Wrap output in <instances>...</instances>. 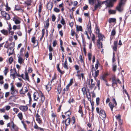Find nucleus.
<instances>
[{
  "label": "nucleus",
  "mask_w": 131,
  "mask_h": 131,
  "mask_svg": "<svg viewBox=\"0 0 131 131\" xmlns=\"http://www.w3.org/2000/svg\"><path fill=\"white\" fill-rule=\"evenodd\" d=\"M63 66L65 69H68V63L67 60L66 59L64 63L63 64Z\"/></svg>",
  "instance_id": "nucleus-17"
},
{
  "label": "nucleus",
  "mask_w": 131,
  "mask_h": 131,
  "mask_svg": "<svg viewBox=\"0 0 131 131\" xmlns=\"http://www.w3.org/2000/svg\"><path fill=\"white\" fill-rule=\"evenodd\" d=\"M92 56L91 53H88V59L90 61H91V60Z\"/></svg>",
  "instance_id": "nucleus-35"
},
{
  "label": "nucleus",
  "mask_w": 131,
  "mask_h": 131,
  "mask_svg": "<svg viewBox=\"0 0 131 131\" xmlns=\"http://www.w3.org/2000/svg\"><path fill=\"white\" fill-rule=\"evenodd\" d=\"M116 68H117V66L116 65H115V64H114L113 65V67H112V70H113L115 72L116 71Z\"/></svg>",
  "instance_id": "nucleus-36"
},
{
  "label": "nucleus",
  "mask_w": 131,
  "mask_h": 131,
  "mask_svg": "<svg viewBox=\"0 0 131 131\" xmlns=\"http://www.w3.org/2000/svg\"><path fill=\"white\" fill-rule=\"evenodd\" d=\"M99 0H97V4H95L94 6V10H93L94 11L95 10H96L97 9V8L100 6L102 3Z\"/></svg>",
  "instance_id": "nucleus-10"
},
{
  "label": "nucleus",
  "mask_w": 131,
  "mask_h": 131,
  "mask_svg": "<svg viewBox=\"0 0 131 131\" xmlns=\"http://www.w3.org/2000/svg\"><path fill=\"white\" fill-rule=\"evenodd\" d=\"M8 87V85L7 83H5L4 85V88L5 89H7Z\"/></svg>",
  "instance_id": "nucleus-51"
},
{
  "label": "nucleus",
  "mask_w": 131,
  "mask_h": 131,
  "mask_svg": "<svg viewBox=\"0 0 131 131\" xmlns=\"http://www.w3.org/2000/svg\"><path fill=\"white\" fill-rule=\"evenodd\" d=\"M116 19L115 18H109L108 20V22L109 23L116 22Z\"/></svg>",
  "instance_id": "nucleus-19"
},
{
  "label": "nucleus",
  "mask_w": 131,
  "mask_h": 131,
  "mask_svg": "<svg viewBox=\"0 0 131 131\" xmlns=\"http://www.w3.org/2000/svg\"><path fill=\"white\" fill-rule=\"evenodd\" d=\"M35 124L34 126V128L35 129H38L39 128V127L37 124H36V122H35Z\"/></svg>",
  "instance_id": "nucleus-45"
},
{
  "label": "nucleus",
  "mask_w": 131,
  "mask_h": 131,
  "mask_svg": "<svg viewBox=\"0 0 131 131\" xmlns=\"http://www.w3.org/2000/svg\"><path fill=\"white\" fill-rule=\"evenodd\" d=\"M93 67L92 68V75L94 76V77L95 78L97 77L99 75V71L97 70L96 71L95 70L93 66Z\"/></svg>",
  "instance_id": "nucleus-5"
},
{
  "label": "nucleus",
  "mask_w": 131,
  "mask_h": 131,
  "mask_svg": "<svg viewBox=\"0 0 131 131\" xmlns=\"http://www.w3.org/2000/svg\"><path fill=\"white\" fill-rule=\"evenodd\" d=\"M49 59L50 60L52 59V53L51 52L49 53Z\"/></svg>",
  "instance_id": "nucleus-50"
},
{
  "label": "nucleus",
  "mask_w": 131,
  "mask_h": 131,
  "mask_svg": "<svg viewBox=\"0 0 131 131\" xmlns=\"http://www.w3.org/2000/svg\"><path fill=\"white\" fill-rule=\"evenodd\" d=\"M92 40L94 43L95 42V36L94 34H93V36L92 37Z\"/></svg>",
  "instance_id": "nucleus-62"
},
{
  "label": "nucleus",
  "mask_w": 131,
  "mask_h": 131,
  "mask_svg": "<svg viewBox=\"0 0 131 131\" xmlns=\"http://www.w3.org/2000/svg\"><path fill=\"white\" fill-rule=\"evenodd\" d=\"M3 76L0 75V83L2 84L3 83V81H2V80H3Z\"/></svg>",
  "instance_id": "nucleus-43"
},
{
  "label": "nucleus",
  "mask_w": 131,
  "mask_h": 131,
  "mask_svg": "<svg viewBox=\"0 0 131 131\" xmlns=\"http://www.w3.org/2000/svg\"><path fill=\"white\" fill-rule=\"evenodd\" d=\"M82 90L84 94H86L87 93L86 89L84 87L82 88Z\"/></svg>",
  "instance_id": "nucleus-41"
},
{
  "label": "nucleus",
  "mask_w": 131,
  "mask_h": 131,
  "mask_svg": "<svg viewBox=\"0 0 131 131\" xmlns=\"http://www.w3.org/2000/svg\"><path fill=\"white\" fill-rule=\"evenodd\" d=\"M4 17L7 20H9L10 18L9 15L7 13L6 14Z\"/></svg>",
  "instance_id": "nucleus-34"
},
{
  "label": "nucleus",
  "mask_w": 131,
  "mask_h": 131,
  "mask_svg": "<svg viewBox=\"0 0 131 131\" xmlns=\"http://www.w3.org/2000/svg\"><path fill=\"white\" fill-rule=\"evenodd\" d=\"M56 19V17L55 15L54 14L52 16V21H54Z\"/></svg>",
  "instance_id": "nucleus-54"
},
{
  "label": "nucleus",
  "mask_w": 131,
  "mask_h": 131,
  "mask_svg": "<svg viewBox=\"0 0 131 131\" xmlns=\"http://www.w3.org/2000/svg\"><path fill=\"white\" fill-rule=\"evenodd\" d=\"M99 40H101L103 39V36L101 34H99L98 35Z\"/></svg>",
  "instance_id": "nucleus-44"
},
{
  "label": "nucleus",
  "mask_w": 131,
  "mask_h": 131,
  "mask_svg": "<svg viewBox=\"0 0 131 131\" xmlns=\"http://www.w3.org/2000/svg\"><path fill=\"white\" fill-rule=\"evenodd\" d=\"M91 85H90L89 86V88L92 90L94 87L95 85V84L94 83H93V80L92 79H91Z\"/></svg>",
  "instance_id": "nucleus-15"
},
{
  "label": "nucleus",
  "mask_w": 131,
  "mask_h": 131,
  "mask_svg": "<svg viewBox=\"0 0 131 131\" xmlns=\"http://www.w3.org/2000/svg\"><path fill=\"white\" fill-rule=\"evenodd\" d=\"M1 32L2 33L5 35H7L8 34V31L7 30L3 29L1 30Z\"/></svg>",
  "instance_id": "nucleus-18"
},
{
  "label": "nucleus",
  "mask_w": 131,
  "mask_h": 131,
  "mask_svg": "<svg viewBox=\"0 0 131 131\" xmlns=\"http://www.w3.org/2000/svg\"><path fill=\"white\" fill-rule=\"evenodd\" d=\"M70 118H68L65 121L64 123L66 125L65 128H66L68 126L70 125Z\"/></svg>",
  "instance_id": "nucleus-9"
},
{
  "label": "nucleus",
  "mask_w": 131,
  "mask_h": 131,
  "mask_svg": "<svg viewBox=\"0 0 131 131\" xmlns=\"http://www.w3.org/2000/svg\"><path fill=\"white\" fill-rule=\"evenodd\" d=\"M101 116V118L102 119L106 118V115L105 111L103 110H101L100 111V112L99 114Z\"/></svg>",
  "instance_id": "nucleus-6"
},
{
  "label": "nucleus",
  "mask_w": 131,
  "mask_h": 131,
  "mask_svg": "<svg viewBox=\"0 0 131 131\" xmlns=\"http://www.w3.org/2000/svg\"><path fill=\"white\" fill-rule=\"evenodd\" d=\"M36 119L37 121L38 122V123L39 124L41 123L42 120L40 117L37 118Z\"/></svg>",
  "instance_id": "nucleus-30"
},
{
  "label": "nucleus",
  "mask_w": 131,
  "mask_h": 131,
  "mask_svg": "<svg viewBox=\"0 0 131 131\" xmlns=\"http://www.w3.org/2000/svg\"><path fill=\"white\" fill-rule=\"evenodd\" d=\"M10 85L11 86L10 90V93L13 95H15L18 93V92L15 89V87L12 83H11Z\"/></svg>",
  "instance_id": "nucleus-3"
},
{
  "label": "nucleus",
  "mask_w": 131,
  "mask_h": 131,
  "mask_svg": "<svg viewBox=\"0 0 131 131\" xmlns=\"http://www.w3.org/2000/svg\"><path fill=\"white\" fill-rule=\"evenodd\" d=\"M46 23V24H44L45 27L47 29L49 26V23L48 22H45Z\"/></svg>",
  "instance_id": "nucleus-55"
},
{
  "label": "nucleus",
  "mask_w": 131,
  "mask_h": 131,
  "mask_svg": "<svg viewBox=\"0 0 131 131\" xmlns=\"http://www.w3.org/2000/svg\"><path fill=\"white\" fill-rule=\"evenodd\" d=\"M12 128L15 131H17L18 130V128L15 124H14L12 126Z\"/></svg>",
  "instance_id": "nucleus-22"
},
{
  "label": "nucleus",
  "mask_w": 131,
  "mask_h": 131,
  "mask_svg": "<svg viewBox=\"0 0 131 131\" xmlns=\"http://www.w3.org/2000/svg\"><path fill=\"white\" fill-rule=\"evenodd\" d=\"M61 17H62V19H61V20L60 22L62 24L64 25L66 24L65 21L63 17L62 16Z\"/></svg>",
  "instance_id": "nucleus-33"
},
{
  "label": "nucleus",
  "mask_w": 131,
  "mask_h": 131,
  "mask_svg": "<svg viewBox=\"0 0 131 131\" xmlns=\"http://www.w3.org/2000/svg\"><path fill=\"white\" fill-rule=\"evenodd\" d=\"M100 64V63L99 61L97 60L96 61V63L95 65V68L96 69H98L99 67V65Z\"/></svg>",
  "instance_id": "nucleus-27"
},
{
  "label": "nucleus",
  "mask_w": 131,
  "mask_h": 131,
  "mask_svg": "<svg viewBox=\"0 0 131 131\" xmlns=\"http://www.w3.org/2000/svg\"><path fill=\"white\" fill-rule=\"evenodd\" d=\"M32 2V0H27L25 2V4L28 6H30L31 5V3Z\"/></svg>",
  "instance_id": "nucleus-21"
},
{
  "label": "nucleus",
  "mask_w": 131,
  "mask_h": 131,
  "mask_svg": "<svg viewBox=\"0 0 131 131\" xmlns=\"http://www.w3.org/2000/svg\"><path fill=\"white\" fill-rule=\"evenodd\" d=\"M124 4V3L120 2L119 5L116 7V9L119 12H122L123 9V6Z\"/></svg>",
  "instance_id": "nucleus-4"
},
{
  "label": "nucleus",
  "mask_w": 131,
  "mask_h": 131,
  "mask_svg": "<svg viewBox=\"0 0 131 131\" xmlns=\"http://www.w3.org/2000/svg\"><path fill=\"white\" fill-rule=\"evenodd\" d=\"M18 62L20 63V64H21L24 60H23V58L21 57V56H19L18 57Z\"/></svg>",
  "instance_id": "nucleus-16"
},
{
  "label": "nucleus",
  "mask_w": 131,
  "mask_h": 131,
  "mask_svg": "<svg viewBox=\"0 0 131 131\" xmlns=\"http://www.w3.org/2000/svg\"><path fill=\"white\" fill-rule=\"evenodd\" d=\"M7 13H6L5 11H1V14L4 17L5 16Z\"/></svg>",
  "instance_id": "nucleus-42"
},
{
  "label": "nucleus",
  "mask_w": 131,
  "mask_h": 131,
  "mask_svg": "<svg viewBox=\"0 0 131 131\" xmlns=\"http://www.w3.org/2000/svg\"><path fill=\"white\" fill-rule=\"evenodd\" d=\"M76 30L77 31H83V29L82 27L80 26H78L77 25L76 27Z\"/></svg>",
  "instance_id": "nucleus-14"
},
{
  "label": "nucleus",
  "mask_w": 131,
  "mask_h": 131,
  "mask_svg": "<svg viewBox=\"0 0 131 131\" xmlns=\"http://www.w3.org/2000/svg\"><path fill=\"white\" fill-rule=\"evenodd\" d=\"M61 85H59V86H58L57 88V91H58L59 94H60L61 93V91L62 90V89L61 88Z\"/></svg>",
  "instance_id": "nucleus-28"
},
{
  "label": "nucleus",
  "mask_w": 131,
  "mask_h": 131,
  "mask_svg": "<svg viewBox=\"0 0 131 131\" xmlns=\"http://www.w3.org/2000/svg\"><path fill=\"white\" fill-rule=\"evenodd\" d=\"M24 92L25 94L28 91V89L27 86H26L24 87Z\"/></svg>",
  "instance_id": "nucleus-64"
},
{
  "label": "nucleus",
  "mask_w": 131,
  "mask_h": 131,
  "mask_svg": "<svg viewBox=\"0 0 131 131\" xmlns=\"http://www.w3.org/2000/svg\"><path fill=\"white\" fill-rule=\"evenodd\" d=\"M108 12L110 14H115L116 13V10H109Z\"/></svg>",
  "instance_id": "nucleus-31"
},
{
  "label": "nucleus",
  "mask_w": 131,
  "mask_h": 131,
  "mask_svg": "<svg viewBox=\"0 0 131 131\" xmlns=\"http://www.w3.org/2000/svg\"><path fill=\"white\" fill-rule=\"evenodd\" d=\"M31 42H32L34 43V44H35L36 40H35V37H32L31 38Z\"/></svg>",
  "instance_id": "nucleus-53"
},
{
  "label": "nucleus",
  "mask_w": 131,
  "mask_h": 131,
  "mask_svg": "<svg viewBox=\"0 0 131 131\" xmlns=\"http://www.w3.org/2000/svg\"><path fill=\"white\" fill-rule=\"evenodd\" d=\"M99 101L100 98L99 97H97L96 99V105H99Z\"/></svg>",
  "instance_id": "nucleus-49"
},
{
  "label": "nucleus",
  "mask_w": 131,
  "mask_h": 131,
  "mask_svg": "<svg viewBox=\"0 0 131 131\" xmlns=\"http://www.w3.org/2000/svg\"><path fill=\"white\" fill-rule=\"evenodd\" d=\"M5 107V110L7 111L9 110L10 108V106L9 105L6 106Z\"/></svg>",
  "instance_id": "nucleus-56"
},
{
  "label": "nucleus",
  "mask_w": 131,
  "mask_h": 131,
  "mask_svg": "<svg viewBox=\"0 0 131 131\" xmlns=\"http://www.w3.org/2000/svg\"><path fill=\"white\" fill-rule=\"evenodd\" d=\"M12 45V46L9 47V49H10V50H12L13 49V51H14V49H13V48L15 46V43L13 42L11 43L10 44V45Z\"/></svg>",
  "instance_id": "nucleus-26"
},
{
  "label": "nucleus",
  "mask_w": 131,
  "mask_h": 131,
  "mask_svg": "<svg viewBox=\"0 0 131 131\" xmlns=\"http://www.w3.org/2000/svg\"><path fill=\"white\" fill-rule=\"evenodd\" d=\"M13 110L16 113H17L19 111V110L16 108H14Z\"/></svg>",
  "instance_id": "nucleus-48"
},
{
  "label": "nucleus",
  "mask_w": 131,
  "mask_h": 131,
  "mask_svg": "<svg viewBox=\"0 0 131 131\" xmlns=\"http://www.w3.org/2000/svg\"><path fill=\"white\" fill-rule=\"evenodd\" d=\"M65 114L67 117L68 116L69 117V116H70V115H71V113L69 110H68V111L65 113Z\"/></svg>",
  "instance_id": "nucleus-29"
},
{
  "label": "nucleus",
  "mask_w": 131,
  "mask_h": 131,
  "mask_svg": "<svg viewBox=\"0 0 131 131\" xmlns=\"http://www.w3.org/2000/svg\"><path fill=\"white\" fill-rule=\"evenodd\" d=\"M19 109L22 111L25 112L27 111L28 107L26 105V106H21L19 107Z\"/></svg>",
  "instance_id": "nucleus-8"
},
{
  "label": "nucleus",
  "mask_w": 131,
  "mask_h": 131,
  "mask_svg": "<svg viewBox=\"0 0 131 131\" xmlns=\"http://www.w3.org/2000/svg\"><path fill=\"white\" fill-rule=\"evenodd\" d=\"M116 119L118 120V121L120 122L121 121V115H118V116H116Z\"/></svg>",
  "instance_id": "nucleus-39"
},
{
  "label": "nucleus",
  "mask_w": 131,
  "mask_h": 131,
  "mask_svg": "<svg viewBox=\"0 0 131 131\" xmlns=\"http://www.w3.org/2000/svg\"><path fill=\"white\" fill-rule=\"evenodd\" d=\"M42 5L40 4L39 6L38 13H40L41 12V7Z\"/></svg>",
  "instance_id": "nucleus-37"
},
{
  "label": "nucleus",
  "mask_w": 131,
  "mask_h": 131,
  "mask_svg": "<svg viewBox=\"0 0 131 131\" xmlns=\"http://www.w3.org/2000/svg\"><path fill=\"white\" fill-rule=\"evenodd\" d=\"M15 9L17 11H19L20 12H23L24 10L18 5H15Z\"/></svg>",
  "instance_id": "nucleus-11"
},
{
  "label": "nucleus",
  "mask_w": 131,
  "mask_h": 131,
  "mask_svg": "<svg viewBox=\"0 0 131 131\" xmlns=\"http://www.w3.org/2000/svg\"><path fill=\"white\" fill-rule=\"evenodd\" d=\"M112 86L113 87H114V84L117 85V82H118L119 84H121V82L120 81L119 79H116V77L115 76H113L112 77Z\"/></svg>",
  "instance_id": "nucleus-2"
},
{
  "label": "nucleus",
  "mask_w": 131,
  "mask_h": 131,
  "mask_svg": "<svg viewBox=\"0 0 131 131\" xmlns=\"http://www.w3.org/2000/svg\"><path fill=\"white\" fill-rule=\"evenodd\" d=\"M17 116L18 117L19 119L20 120H22L23 119V114L21 112H20L17 115Z\"/></svg>",
  "instance_id": "nucleus-20"
},
{
  "label": "nucleus",
  "mask_w": 131,
  "mask_h": 131,
  "mask_svg": "<svg viewBox=\"0 0 131 131\" xmlns=\"http://www.w3.org/2000/svg\"><path fill=\"white\" fill-rule=\"evenodd\" d=\"M20 18L17 16H16L13 18V20L14 21L16 24H19L20 23Z\"/></svg>",
  "instance_id": "nucleus-7"
},
{
  "label": "nucleus",
  "mask_w": 131,
  "mask_h": 131,
  "mask_svg": "<svg viewBox=\"0 0 131 131\" xmlns=\"http://www.w3.org/2000/svg\"><path fill=\"white\" fill-rule=\"evenodd\" d=\"M82 107L81 106H80L79 107L78 112L79 113L81 114V116L82 117H83V112L82 110Z\"/></svg>",
  "instance_id": "nucleus-12"
},
{
  "label": "nucleus",
  "mask_w": 131,
  "mask_h": 131,
  "mask_svg": "<svg viewBox=\"0 0 131 131\" xmlns=\"http://www.w3.org/2000/svg\"><path fill=\"white\" fill-rule=\"evenodd\" d=\"M73 79H71L70 80L69 83L68 84L69 85L71 86L73 83Z\"/></svg>",
  "instance_id": "nucleus-57"
},
{
  "label": "nucleus",
  "mask_w": 131,
  "mask_h": 131,
  "mask_svg": "<svg viewBox=\"0 0 131 131\" xmlns=\"http://www.w3.org/2000/svg\"><path fill=\"white\" fill-rule=\"evenodd\" d=\"M6 11H8L10 9V8L8 6V4L7 3L6 4Z\"/></svg>",
  "instance_id": "nucleus-40"
},
{
  "label": "nucleus",
  "mask_w": 131,
  "mask_h": 131,
  "mask_svg": "<svg viewBox=\"0 0 131 131\" xmlns=\"http://www.w3.org/2000/svg\"><path fill=\"white\" fill-rule=\"evenodd\" d=\"M13 59L11 57L9 59V63L10 64L11 63H12L13 62Z\"/></svg>",
  "instance_id": "nucleus-58"
},
{
  "label": "nucleus",
  "mask_w": 131,
  "mask_h": 131,
  "mask_svg": "<svg viewBox=\"0 0 131 131\" xmlns=\"http://www.w3.org/2000/svg\"><path fill=\"white\" fill-rule=\"evenodd\" d=\"M24 50V48H22L20 50V56H21L23 55V51Z\"/></svg>",
  "instance_id": "nucleus-47"
},
{
  "label": "nucleus",
  "mask_w": 131,
  "mask_h": 131,
  "mask_svg": "<svg viewBox=\"0 0 131 131\" xmlns=\"http://www.w3.org/2000/svg\"><path fill=\"white\" fill-rule=\"evenodd\" d=\"M53 11L56 13H59L60 11V10L56 7H55L54 8Z\"/></svg>",
  "instance_id": "nucleus-38"
},
{
  "label": "nucleus",
  "mask_w": 131,
  "mask_h": 131,
  "mask_svg": "<svg viewBox=\"0 0 131 131\" xmlns=\"http://www.w3.org/2000/svg\"><path fill=\"white\" fill-rule=\"evenodd\" d=\"M115 1H114L113 0H106L103 2L102 4H103L104 3H106L105 5L107 7H112L113 6V3Z\"/></svg>",
  "instance_id": "nucleus-1"
},
{
  "label": "nucleus",
  "mask_w": 131,
  "mask_h": 131,
  "mask_svg": "<svg viewBox=\"0 0 131 131\" xmlns=\"http://www.w3.org/2000/svg\"><path fill=\"white\" fill-rule=\"evenodd\" d=\"M47 4L48 6L47 7L48 9L49 10H51L53 6V3H48Z\"/></svg>",
  "instance_id": "nucleus-13"
},
{
  "label": "nucleus",
  "mask_w": 131,
  "mask_h": 131,
  "mask_svg": "<svg viewBox=\"0 0 131 131\" xmlns=\"http://www.w3.org/2000/svg\"><path fill=\"white\" fill-rule=\"evenodd\" d=\"M19 93L21 94H25L24 91H23V88L21 89L19 91Z\"/></svg>",
  "instance_id": "nucleus-59"
},
{
  "label": "nucleus",
  "mask_w": 131,
  "mask_h": 131,
  "mask_svg": "<svg viewBox=\"0 0 131 131\" xmlns=\"http://www.w3.org/2000/svg\"><path fill=\"white\" fill-rule=\"evenodd\" d=\"M97 86L98 89L99 90H100V81L99 80H97Z\"/></svg>",
  "instance_id": "nucleus-60"
},
{
  "label": "nucleus",
  "mask_w": 131,
  "mask_h": 131,
  "mask_svg": "<svg viewBox=\"0 0 131 131\" xmlns=\"http://www.w3.org/2000/svg\"><path fill=\"white\" fill-rule=\"evenodd\" d=\"M74 101V99L73 98H72V99H70V100L68 101V102L69 103H70L71 102H73Z\"/></svg>",
  "instance_id": "nucleus-63"
},
{
  "label": "nucleus",
  "mask_w": 131,
  "mask_h": 131,
  "mask_svg": "<svg viewBox=\"0 0 131 131\" xmlns=\"http://www.w3.org/2000/svg\"><path fill=\"white\" fill-rule=\"evenodd\" d=\"M109 105L111 109V111H113V108L115 106L111 102H110L109 104Z\"/></svg>",
  "instance_id": "nucleus-25"
},
{
  "label": "nucleus",
  "mask_w": 131,
  "mask_h": 131,
  "mask_svg": "<svg viewBox=\"0 0 131 131\" xmlns=\"http://www.w3.org/2000/svg\"><path fill=\"white\" fill-rule=\"evenodd\" d=\"M45 99V98L44 96L42 94L41 95V100L42 102L43 103Z\"/></svg>",
  "instance_id": "nucleus-46"
},
{
  "label": "nucleus",
  "mask_w": 131,
  "mask_h": 131,
  "mask_svg": "<svg viewBox=\"0 0 131 131\" xmlns=\"http://www.w3.org/2000/svg\"><path fill=\"white\" fill-rule=\"evenodd\" d=\"M115 31L114 29H113L112 31L111 35L113 36H114L115 34Z\"/></svg>",
  "instance_id": "nucleus-52"
},
{
  "label": "nucleus",
  "mask_w": 131,
  "mask_h": 131,
  "mask_svg": "<svg viewBox=\"0 0 131 131\" xmlns=\"http://www.w3.org/2000/svg\"><path fill=\"white\" fill-rule=\"evenodd\" d=\"M25 80H27L28 81L30 82V80L29 78V77L28 76V73L27 72L25 73Z\"/></svg>",
  "instance_id": "nucleus-23"
},
{
  "label": "nucleus",
  "mask_w": 131,
  "mask_h": 131,
  "mask_svg": "<svg viewBox=\"0 0 131 131\" xmlns=\"http://www.w3.org/2000/svg\"><path fill=\"white\" fill-rule=\"evenodd\" d=\"M87 28L88 29V31L89 32L90 34L91 35V33H92V31L91 30V25H89V26H88V25H87Z\"/></svg>",
  "instance_id": "nucleus-24"
},
{
  "label": "nucleus",
  "mask_w": 131,
  "mask_h": 131,
  "mask_svg": "<svg viewBox=\"0 0 131 131\" xmlns=\"http://www.w3.org/2000/svg\"><path fill=\"white\" fill-rule=\"evenodd\" d=\"M5 69L4 71V73L5 75H6L7 72H8V68H6L5 67Z\"/></svg>",
  "instance_id": "nucleus-32"
},
{
  "label": "nucleus",
  "mask_w": 131,
  "mask_h": 131,
  "mask_svg": "<svg viewBox=\"0 0 131 131\" xmlns=\"http://www.w3.org/2000/svg\"><path fill=\"white\" fill-rule=\"evenodd\" d=\"M28 72L29 73H31L32 71V69L31 68L29 67L28 69Z\"/></svg>",
  "instance_id": "nucleus-61"
}]
</instances>
